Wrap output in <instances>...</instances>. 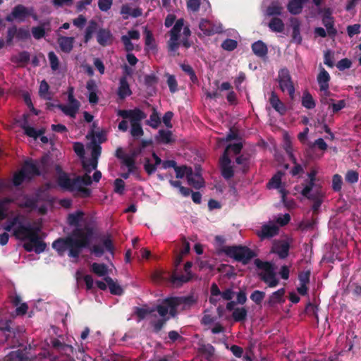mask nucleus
I'll list each match as a JSON object with an SVG mask.
<instances>
[{"mask_svg": "<svg viewBox=\"0 0 361 361\" xmlns=\"http://www.w3.org/2000/svg\"><path fill=\"white\" fill-rule=\"evenodd\" d=\"M271 106L281 115H284L287 111L286 105L280 100L279 97L272 92L269 98Z\"/></svg>", "mask_w": 361, "mask_h": 361, "instance_id": "31", "label": "nucleus"}, {"mask_svg": "<svg viewBox=\"0 0 361 361\" xmlns=\"http://www.w3.org/2000/svg\"><path fill=\"white\" fill-rule=\"evenodd\" d=\"M132 92L127 82L126 78L123 77L120 79L119 87L118 89V95L120 98L124 99L131 94Z\"/></svg>", "mask_w": 361, "mask_h": 361, "instance_id": "35", "label": "nucleus"}, {"mask_svg": "<svg viewBox=\"0 0 361 361\" xmlns=\"http://www.w3.org/2000/svg\"><path fill=\"white\" fill-rule=\"evenodd\" d=\"M121 14L124 18H128V16L138 17L142 15V11L137 8H132L129 5H123L121 11Z\"/></svg>", "mask_w": 361, "mask_h": 361, "instance_id": "42", "label": "nucleus"}, {"mask_svg": "<svg viewBox=\"0 0 361 361\" xmlns=\"http://www.w3.org/2000/svg\"><path fill=\"white\" fill-rule=\"evenodd\" d=\"M317 173V171L315 169H312L308 173V181L301 190L303 196L313 201L312 210L314 212H318L324 197L323 192L314 183Z\"/></svg>", "mask_w": 361, "mask_h": 361, "instance_id": "7", "label": "nucleus"}, {"mask_svg": "<svg viewBox=\"0 0 361 361\" xmlns=\"http://www.w3.org/2000/svg\"><path fill=\"white\" fill-rule=\"evenodd\" d=\"M279 232V226L274 221H269L262 226L261 231L257 232L261 238H271Z\"/></svg>", "mask_w": 361, "mask_h": 361, "instance_id": "22", "label": "nucleus"}, {"mask_svg": "<svg viewBox=\"0 0 361 361\" xmlns=\"http://www.w3.org/2000/svg\"><path fill=\"white\" fill-rule=\"evenodd\" d=\"M290 23L293 28V40L295 43L300 44L302 42V36L300 32V21L297 18H292L290 20Z\"/></svg>", "mask_w": 361, "mask_h": 361, "instance_id": "38", "label": "nucleus"}, {"mask_svg": "<svg viewBox=\"0 0 361 361\" xmlns=\"http://www.w3.org/2000/svg\"><path fill=\"white\" fill-rule=\"evenodd\" d=\"M285 289L281 288L273 293L269 298L268 303L270 306H274L277 304H282L285 302Z\"/></svg>", "mask_w": 361, "mask_h": 361, "instance_id": "32", "label": "nucleus"}, {"mask_svg": "<svg viewBox=\"0 0 361 361\" xmlns=\"http://www.w3.org/2000/svg\"><path fill=\"white\" fill-rule=\"evenodd\" d=\"M235 302L231 301L227 303L226 309L229 311H232V317L235 322L244 321L247 314V312L245 307H236L235 308Z\"/></svg>", "mask_w": 361, "mask_h": 361, "instance_id": "20", "label": "nucleus"}, {"mask_svg": "<svg viewBox=\"0 0 361 361\" xmlns=\"http://www.w3.org/2000/svg\"><path fill=\"white\" fill-rule=\"evenodd\" d=\"M39 94L40 97H42L44 99H51V97L49 96V85L44 80L42 81L40 83Z\"/></svg>", "mask_w": 361, "mask_h": 361, "instance_id": "55", "label": "nucleus"}, {"mask_svg": "<svg viewBox=\"0 0 361 361\" xmlns=\"http://www.w3.org/2000/svg\"><path fill=\"white\" fill-rule=\"evenodd\" d=\"M119 116L124 119L128 118L130 122V134L133 137H139L143 135V130L140 126V121L145 118V114L139 109L132 110H118Z\"/></svg>", "mask_w": 361, "mask_h": 361, "instance_id": "8", "label": "nucleus"}, {"mask_svg": "<svg viewBox=\"0 0 361 361\" xmlns=\"http://www.w3.org/2000/svg\"><path fill=\"white\" fill-rule=\"evenodd\" d=\"M4 229L6 231H13V235L24 242L23 247L27 251L41 253L46 248V244L40 235V226H32L30 224H23L20 220V215L7 221L4 226Z\"/></svg>", "mask_w": 361, "mask_h": 361, "instance_id": "3", "label": "nucleus"}, {"mask_svg": "<svg viewBox=\"0 0 361 361\" xmlns=\"http://www.w3.org/2000/svg\"><path fill=\"white\" fill-rule=\"evenodd\" d=\"M26 359L25 350L18 348L11 351L5 361H25Z\"/></svg>", "mask_w": 361, "mask_h": 361, "instance_id": "39", "label": "nucleus"}, {"mask_svg": "<svg viewBox=\"0 0 361 361\" xmlns=\"http://www.w3.org/2000/svg\"><path fill=\"white\" fill-rule=\"evenodd\" d=\"M337 348L338 354H341L343 352L350 351L353 348V344L348 341L346 336L341 335L337 340Z\"/></svg>", "mask_w": 361, "mask_h": 361, "instance_id": "36", "label": "nucleus"}, {"mask_svg": "<svg viewBox=\"0 0 361 361\" xmlns=\"http://www.w3.org/2000/svg\"><path fill=\"white\" fill-rule=\"evenodd\" d=\"M160 122V117L158 113L155 110H154L149 117V119L147 121L148 124L151 127L157 128L159 126Z\"/></svg>", "mask_w": 361, "mask_h": 361, "instance_id": "56", "label": "nucleus"}, {"mask_svg": "<svg viewBox=\"0 0 361 361\" xmlns=\"http://www.w3.org/2000/svg\"><path fill=\"white\" fill-rule=\"evenodd\" d=\"M97 39L100 45L106 46L112 42V35L110 31L101 29L97 32Z\"/></svg>", "mask_w": 361, "mask_h": 361, "instance_id": "34", "label": "nucleus"}, {"mask_svg": "<svg viewBox=\"0 0 361 361\" xmlns=\"http://www.w3.org/2000/svg\"><path fill=\"white\" fill-rule=\"evenodd\" d=\"M190 36V30L188 26H184L183 19L176 20L170 32V39L168 42L169 51L175 52L180 44L189 47L190 44L188 39Z\"/></svg>", "mask_w": 361, "mask_h": 361, "instance_id": "6", "label": "nucleus"}, {"mask_svg": "<svg viewBox=\"0 0 361 361\" xmlns=\"http://www.w3.org/2000/svg\"><path fill=\"white\" fill-rule=\"evenodd\" d=\"M18 205L20 207L26 208L30 211L37 210L38 213L43 214L47 212L49 202L46 201L39 204L37 200H34L27 196H23L22 200L18 202Z\"/></svg>", "mask_w": 361, "mask_h": 361, "instance_id": "15", "label": "nucleus"}, {"mask_svg": "<svg viewBox=\"0 0 361 361\" xmlns=\"http://www.w3.org/2000/svg\"><path fill=\"white\" fill-rule=\"evenodd\" d=\"M345 180L349 183H355L356 182H357L358 180V178H359V175H358V173L355 171H353V170H350V171H348L346 174H345Z\"/></svg>", "mask_w": 361, "mask_h": 361, "instance_id": "60", "label": "nucleus"}, {"mask_svg": "<svg viewBox=\"0 0 361 361\" xmlns=\"http://www.w3.org/2000/svg\"><path fill=\"white\" fill-rule=\"evenodd\" d=\"M159 166L164 169L168 168H175L176 161L173 160H166L162 161L155 153H153L152 158L146 159L145 163V169L149 174L154 173Z\"/></svg>", "mask_w": 361, "mask_h": 361, "instance_id": "13", "label": "nucleus"}, {"mask_svg": "<svg viewBox=\"0 0 361 361\" xmlns=\"http://www.w3.org/2000/svg\"><path fill=\"white\" fill-rule=\"evenodd\" d=\"M73 149L76 154L81 159V162L82 163V159H86L84 157L85 149L83 145L80 142H75L73 145Z\"/></svg>", "mask_w": 361, "mask_h": 361, "instance_id": "62", "label": "nucleus"}, {"mask_svg": "<svg viewBox=\"0 0 361 361\" xmlns=\"http://www.w3.org/2000/svg\"><path fill=\"white\" fill-rule=\"evenodd\" d=\"M193 302L192 297H171L165 299L157 307V311L161 318L153 322L155 330H161L166 320L171 317H174L178 312L189 307Z\"/></svg>", "mask_w": 361, "mask_h": 361, "instance_id": "4", "label": "nucleus"}, {"mask_svg": "<svg viewBox=\"0 0 361 361\" xmlns=\"http://www.w3.org/2000/svg\"><path fill=\"white\" fill-rule=\"evenodd\" d=\"M276 222L281 226L286 225L290 220V216L288 214H279L274 218Z\"/></svg>", "mask_w": 361, "mask_h": 361, "instance_id": "61", "label": "nucleus"}, {"mask_svg": "<svg viewBox=\"0 0 361 361\" xmlns=\"http://www.w3.org/2000/svg\"><path fill=\"white\" fill-rule=\"evenodd\" d=\"M188 183L195 188L203 187L204 180L199 168H195V171L190 170V172L188 175Z\"/></svg>", "mask_w": 361, "mask_h": 361, "instance_id": "23", "label": "nucleus"}, {"mask_svg": "<svg viewBox=\"0 0 361 361\" xmlns=\"http://www.w3.org/2000/svg\"><path fill=\"white\" fill-rule=\"evenodd\" d=\"M92 271L99 276H105L107 273V267L104 264L93 263Z\"/></svg>", "mask_w": 361, "mask_h": 361, "instance_id": "52", "label": "nucleus"}, {"mask_svg": "<svg viewBox=\"0 0 361 361\" xmlns=\"http://www.w3.org/2000/svg\"><path fill=\"white\" fill-rule=\"evenodd\" d=\"M61 49L66 53L70 52L73 46L74 38L71 37H61L58 39Z\"/></svg>", "mask_w": 361, "mask_h": 361, "instance_id": "37", "label": "nucleus"}, {"mask_svg": "<svg viewBox=\"0 0 361 361\" xmlns=\"http://www.w3.org/2000/svg\"><path fill=\"white\" fill-rule=\"evenodd\" d=\"M116 155L118 158L122 159L128 171H129L130 172L134 171L135 169L134 157L135 156V154H126L122 148H118L116 151Z\"/></svg>", "mask_w": 361, "mask_h": 361, "instance_id": "24", "label": "nucleus"}, {"mask_svg": "<svg viewBox=\"0 0 361 361\" xmlns=\"http://www.w3.org/2000/svg\"><path fill=\"white\" fill-rule=\"evenodd\" d=\"M282 176L283 173L281 172L276 173L269 182L268 187L269 188L279 189V192L281 193V190L285 189L281 185Z\"/></svg>", "mask_w": 361, "mask_h": 361, "instance_id": "45", "label": "nucleus"}, {"mask_svg": "<svg viewBox=\"0 0 361 361\" xmlns=\"http://www.w3.org/2000/svg\"><path fill=\"white\" fill-rule=\"evenodd\" d=\"M330 95L322 96V102L324 104L328 105L329 109H331L334 113H336L343 109L345 106V100L336 101L331 98Z\"/></svg>", "mask_w": 361, "mask_h": 361, "instance_id": "26", "label": "nucleus"}, {"mask_svg": "<svg viewBox=\"0 0 361 361\" xmlns=\"http://www.w3.org/2000/svg\"><path fill=\"white\" fill-rule=\"evenodd\" d=\"M154 310H151L148 307H141V308H137L135 310V314L138 317L139 320L143 319L148 316H152L154 315Z\"/></svg>", "mask_w": 361, "mask_h": 361, "instance_id": "51", "label": "nucleus"}, {"mask_svg": "<svg viewBox=\"0 0 361 361\" xmlns=\"http://www.w3.org/2000/svg\"><path fill=\"white\" fill-rule=\"evenodd\" d=\"M48 57H49L51 68L53 71L58 70L59 61V59L56 56V55L53 51H51L49 53Z\"/></svg>", "mask_w": 361, "mask_h": 361, "instance_id": "58", "label": "nucleus"}, {"mask_svg": "<svg viewBox=\"0 0 361 361\" xmlns=\"http://www.w3.org/2000/svg\"><path fill=\"white\" fill-rule=\"evenodd\" d=\"M307 0H291L288 4V10L292 14L300 13L302 5Z\"/></svg>", "mask_w": 361, "mask_h": 361, "instance_id": "44", "label": "nucleus"}, {"mask_svg": "<svg viewBox=\"0 0 361 361\" xmlns=\"http://www.w3.org/2000/svg\"><path fill=\"white\" fill-rule=\"evenodd\" d=\"M302 105L306 109H311L315 107L313 97L308 92H305L302 97Z\"/></svg>", "mask_w": 361, "mask_h": 361, "instance_id": "50", "label": "nucleus"}, {"mask_svg": "<svg viewBox=\"0 0 361 361\" xmlns=\"http://www.w3.org/2000/svg\"><path fill=\"white\" fill-rule=\"evenodd\" d=\"M23 128L24 130V132L25 135L29 136L30 137H32L35 140H36L38 137L41 136L40 140L43 143L48 142V138L45 136H43L42 135L44 133V129H39L36 130L32 126H30L29 125L25 123L23 126Z\"/></svg>", "mask_w": 361, "mask_h": 361, "instance_id": "29", "label": "nucleus"}, {"mask_svg": "<svg viewBox=\"0 0 361 361\" xmlns=\"http://www.w3.org/2000/svg\"><path fill=\"white\" fill-rule=\"evenodd\" d=\"M257 266L262 269L259 274L262 279L269 286L275 287L279 283V279L276 277V274L274 271V266L269 262H262L259 260H256Z\"/></svg>", "mask_w": 361, "mask_h": 361, "instance_id": "12", "label": "nucleus"}, {"mask_svg": "<svg viewBox=\"0 0 361 361\" xmlns=\"http://www.w3.org/2000/svg\"><path fill=\"white\" fill-rule=\"evenodd\" d=\"M29 16H32L35 20H37V16L34 14L32 8H26L24 6L18 5L6 16V20L8 22H23Z\"/></svg>", "mask_w": 361, "mask_h": 361, "instance_id": "14", "label": "nucleus"}, {"mask_svg": "<svg viewBox=\"0 0 361 361\" xmlns=\"http://www.w3.org/2000/svg\"><path fill=\"white\" fill-rule=\"evenodd\" d=\"M329 80L330 76L328 72L324 68H321L320 72L317 76V81L321 91L323 92L322 96H328L331 94L329 91Z\"/></svg>", "mask_w": 361, "mask_h": 361, "instance_id": "21", "label": "nucleus"}, {"mask_svg": "<svg viewBox=\"0 0 361 361\" xmlns=\"http://www.w3.org/2000/svg\"><path fill=\"white\" fill-rule=\"evenodd\" d=\"M281 11L282 6L278 2L273 1L269 6H267L265 14L269 16L280 15L281 13Z\"/></svg>", "mask_w": 361, "mask_h": 361, "instance_id": "47", "label": "nucleus"}, {"mask_svg": "<svg viewBox=\"0 0 361 361\" xmlns=\"http://www.w3.org/2000/svg\"><path fill=\"white\" fill-rule=\"evenodd\" d=\"M200 30L202 33L205 36L214 35V33L220 32L222 30L221 25L219 23L213 24L209 20H202L200 21L199 25Z\"/></svg>", "mask_w": 361, "mask_h": 361, "instance_id": "19", "label": "nucleus"}, {"mask_svg": "<svg viewBox=\"0 0 361 361\" xmlns=\"http://www.w3.org/2000/svg\"><path fill=\"white\" fill-rule=\"evenodd\" d=\"M104 250L110 252L113 251L112 242L109 238L104 239L103 245H94L90 248L91 252L97 257L102 256Z\"/></svg>", "mask_w": 361, "mask_h": 361, "instance_id": "28", "label": "nucleus"}, {"mask_svg": "<svg viewBox=\"0 0 361 361\" xmlns=\"http://www.w3.org/2000/svg\"><path fill=\"white\" fill-rule=\"evenodd\" d=\"M279 84L282 92L287 91L290 97L293 99L295 97V87L291 80L289 71L287 69H281L279 73Z\"/></svg>", "mask_w": 361, "mask_h": 361, "instance_id": "16", "label": "nucleus"}, {"mask_svg": "<svg viewBox=\"0 0 361 361\" xmlns=\"http://www.w3.org/2000/svg\"><path fill=\"white\" fill-rule=\"evenodd\" d=\"M52 344L59 353L66 355L73 360L77 359L81 361H87L88 358L87 355L85 354L83 347L80 348L78 350H75L72 345L62 343L56 339L52 341Z\"/></svg>", "mask_w": 361, "mask_h": 361, "instance_id": "10", "label": "nucleus"}, {"mask_svg": "<svg viewBox=\"0 0 361 361\" xmlns=\"http://www.w3.org/2000/svg\"><path fill=\"white\" fill-rule=\"evenodd\" d=\"M242 149V144L237 142L233 145H229L226 147L225 152L220 159V166L221 169V173L224 178H231L234 173L231 161L229 159V154L233 152V154H238Z\"/></svg>", "mask_w": 361, "mask_h": 361, "instance_id": "9", "label": "nucleus"}, {"mask_svg": "<svg viewBox=\"0 0 361 361\" xmlns=\"http://www.w3.org/2000/svg\"><path fill=\"white\" fill-rule=\"evenodd\" d=\"M80 106L78 101H68L67 104H61L59 109L67 116L75 117Z\"/></svg>", "mask_w": 361, "mask_h": 361, "instance_id": "30", "label": "nucleus"}, {"mask_svg": "<svg viewBox=\"0 0 361 361\" xmlns=\"http://www.w3.org/2000/svg\"><path fill=\"white\" fill-rule=\"evenodd\" d=\"M252 49L255 54L259 57H263L267 54V47L262 41H257L252 44Z\"/></svg>", "mask_w": 361, "mask_h": 361, "instance_id": "43", "label": "nucleus"}, {"mask_svg": "<svg viewBox=\"0 0 361 361\" xmlns=\"http://www.w3.org/2000/svg\"><path fill=\"white\" fill-rule=\"evenodd\" d=\"M214 348L210 344L202 345L200 348V352L205 356V358L209 359L214 354Z\"/></svg>", "mask_w": 361, "mask_h": 361, "instance_id": "53", "label": "nucleus"}, {"mask_svg": "<svg viewBox=\"0 0 361 361\" xmlns=\"http://www.w3.org/2000/svg\"><path fill=\"white\" fill-rule=\"evenodd\" d=\"M237 44L236 40L227 39L222 43L221 47L226 51H233L237 47Z\"/></svg>", "mask_w": 361, "mask_h": 361, "instance_id": "59", "label": "nucleus"}, {"mask_svg": "<svg viewBox=\"0 0 361 361\" xmlns=\"http://www.w3.org/2000/svg\"><path fill=\"white\" fill-rule=\"evenodd\" d=\"M291 243L292 240L288 238L275 240L271 247V252L278 255L280 258L284 259L288 255Z\"/></svg>", "mask_w": 361, "mask_h": 361, "instance_id": "17", "label": "nucleus"}, {"mask_svg": "<svg viewBox=\"0 0 361 361\" xmlns=\"http://www.w3.org/2000/svg\"><path fill=\"white\" fill-rule=\"evenodd\" d=\"M284 138V148L288 154L290 159L295 164L294 168L291 171V173L293 176H296L302 171V167L300 164H296V159L294 157L293 154V149L291 147V141L290 137L287 133H284L283 134Z\"/></svg>", "mask_w": 361, "mask_h": 361, "instance_id": "18", "label": "nucleus"}, {"mask_svg": "<svg viewBox=\"0 0 361 361\" xmlns=\"http://www.w3.org/2000/svg\"><path fill=\"white\" fill-rule=\"evenodd\" d=\"M12 202L9 198H4L0 200V221L5 219L8 213V204Z\"/></svg>", "mask_w": 361, "mask_h": 361, "instance_id": "49", "label": "nucleus"}, {"mask_svg": "<svg viewBox=\"0 0 361 361\" xmlns=\"http://www.w3.org/2000/svg\"><path fill=\"white\" fill-rule=\"evenodd\" d=\"M49 157H43L40 161L27 160L22 169L16 173L13 176V184L20 185L26 179H30L37 175H44L49 171Z\"/></svg>", "mask_w": 361, "mask_h": 361, "instance_id": "5", "label": "nucleus"}, {"mask_svg": "<svg viewBox=\"0 0 361 361\" xmlns=\"http://www.w3.org/2000/svg\"><path fill=\"white\" fill-rule=\"evenodd\" d=\"M265 296L262 291L255 290L250 295V299L257 304H259Z\"/></svg>", "mask_w": 361, "mask_h": 361, "instance_id": "63", "label": "nucleus"}, {"mask_svg": "<svg viewBox=\"0 0 361 361\" xmlns=\"http://www.w3.org/2000/svg\"><path fill=\"white\" fill-rule=\"evenodd\" d=\"M11 302L13 305L16 307V314L17 315H24L27 312L28 306L27 303L21 302V298L19 295H16L13 296Z\"/></svg>", "mask_w": 361, "mask_h": 361, "instance_id": "33", "label": "nucleus"}, {"mask_svg": "<svg viewBox=\"0 0 361 361\" xmlns=\"http://www.w3.org/2000/svg\"><path fill=\"white\" fill-rule=\"evenodd\" d=\"M322 22L329 34L336 33V30L334 28V21L331 17V13L329 10L324 12L322 18Z\"/></svg>", "mask_w": 361, "mask_h": 361, "instance_id": "41", "label": "nucleus"}, {"mask_svg": "<svg viewBox=\"0 0 361 361\" xmlns=\"http://www.w3.org/2000/svg\"><path fill=\"white\" fill-rule=\"evenodd\" d=\"M67 221L74 227L73 231L66 238L55 240L52 246L59 255L63 256L67 252L76 261L82 250L88 247L94 238V222L80 210L68 214Z\"/></svg>", "mask_w": 361, "mask_h": 361, "instance_id": "1", "label": "nucleus"}, {"mask_svg": "<svg viewBox=\"0 0 361 361\" xmlns=\"http://www.w3.org/2000/svg\"><path fill=\"white\" fill-rule=\"evenodd\" d=\"M156 140L163 144H169L173 141L171 132L169 130H160L156 136Z\"/></svg>", "mask_w": 361, "mask_h": 361, "instance_id": "40", "label": "nucleus"}, {"mask_svg": "<svg viewBox=\"0 0 361 361\" xmlns=\"http://www.w3.org/2000/svg\"><path fill=\"white\" fill-rule=\"evenodd\" d=\"M174 169H175L176 176L177 178H182L185 176H186V177L188 178V175L189 174V173L190 172V170H191V168H188L186 166H180V167L176 166Z\"/></svg>", "mask_w": 361, "mask_h": 361, "instance_id": "57", "label": "nucleus"}, {"mask_svg": "<svg viewBox=\"0 0 361 361\" xmlns=\"http://www.w3.org/2000/svg\"><path fill=\"white\" fill-rule=\"evenodd\" d=\"M104 280L106 281V282L108 285V287L110 290V292L112 294H114V295H121L122 294V293H123L122 288L116 282L114 281V280L111 278L106 277L104 279Z\"/></svg>", "mask_w": 361, "mask_h": 361, "instance_id": "46", "label": "nucleus"}, {"mask_svg": "<svg viewBox=\"0 0 361 361\" xmlns=\"http://www.w3.org/2000/svg\"><path fill=\"white\" fill-rule=\"evenodd\" d=\"M101 149L99 145H94L92 147V157L82 159V168L85 172L82 176L64 173L59 166H54L57 183L60 188L64 190L70 191L75 195L83 197H88L91 190L87 186L91 185L92 182L90 173L95 170L92 176V180L94 182H99L102 178V173L96 170L98 158L101 154Z\"/></svg>", "mask_w": 361, "mask_h": 361, "instance_id": "2", "label": "nucleus"}, {"mask_svg": "<svg viewBox=\"0 0 361 361\" xmlns=\"http://www.w3.org/2000/svg\"><path fill=\"white\" fill-rule=\"evenodd\" d=\"M269 28L276 32H281L284 29L283 21L278 18H273L269 23Z\"/></svg>", "mask_w": 361, "mask_h": 361, "instance_id": "48", "label": "nucleus"}, {"mask_svg": "<svg viewBox=\"0 0 361 361\" xmlns=\"http://www.w3.org/2000/svg\"><path fill=\"white\" fill-rule=\"evenodd\" d=\"M223 252L230 257L243 264H247L253 257V252L245 247H225Z\"/></svg>", "mask_w": 361, "mask_h": 361, "instance_id": "11", "label": "nucleus"}, {"mask_svg": "<svg viewBox=\"0 0 361 361\" xmlns=\"http://www.w3.org/2000/svg\"><path fill=\"white\" fill-rule=\"evenodd\" d=\"M191 267L192 263L190 262H188L184 267V274L178 275L176 273H174L172 274V282L173 283H182L188 282L192 278V274L190 272Z\"/></svg>", "mask_w": 361, "mask_h": 361, "instance_id": "25", "label": "nucleus"}, {"mask_svg": "<svg viewBox=\"0 0 361 361\" xmlns=\"http://www.w3.org/2000/svg\"><path fill=\"white\" fill-rule=\"evenodd\" d=\"M140 38V33L137 30H130L127 35L122 36L121 40L125 46L126 50L129 52L135 48L131 40H137Z\"/></svg>", "mask_w": 361, "mask_h": 361, "instance_id": "27", "label": "nucleus"}, {"mask_svg": "<svg viewBox=\"0 0 361 361\" xmlns=\"http://www.w3.org/2000/svg\"><path fill=\"white\" fill-rule=\"evenodd\" d=\"M167 84L171 92H175L177 90L178 84L173 75H167Z\"/></svg>", "mask_w": 361, "mask_h": 361, "instance_id": "64", "label": "nucleus"}, {"mask_svg": "<svg viewBox=\"0 0 361 361\" xmlns=\"http://www.w3.org/2000/svg\"><path fill=\"white\" fill-rule=\"evenodd\" d=\"M343 178L338 174L334 175L332 178V189L336 191H340L342 188Z\"/></svg>", "mask_w": 361, "mask_h": 361, "instance_id": "54", "label": "nucleus"}]
</instances>
